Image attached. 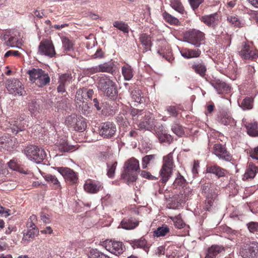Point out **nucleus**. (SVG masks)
<instances>
[{
  "label": "nucleus",
  "mask_w": 258,
  "mask_h": 258,
  "mask_svg": "<svg viewBox=\"0 0 258 258\" xmlns=\"http://www.w3.org/2000/svg\"><path fill=\"white\" fill-rule=\"evenodd\" d=\"M73 77L72 75L69 73L62 74L59 78V83H61L65 85H68L72 82Z\"/></svg>",
  "instance_id": "obj_39"
},
{
  "label": "nucleus",
  "mask_w": 258,
  "mask_h": 258,
  "mask_svg": "<svg viewBox=\"0 0 258 258\" xmlns=\"http://www.w3.org/2000/svg\"><path fill=\"white\" fill-rule=\"evenodd\" d=\"M10 210L0 206V214L2 215H3L5 217H8L10 215Z\"/></svg>",
  "instance_id": "obj_59"
},
{
  "label": "nucleus",
  "mask_w": 258,
  "mask_h": 258,
  "mask_svg": "<svg viewBox=\"0 0 258 258\" xmlns=\"http://www.w3.org/2000/svg\"><path fill=\"white\" fill-rule=\"evenodd\" d=\"M240 55L245 59H254L258 57V51L245 43L239 51Z\"/></svg>",
  "instance_id": "obj_13"
},
{
  "label": "nucleus",
  "mask_w": 258,
  "mask_h": 258,
  "mask_svg": "<svg viewBox=\"0 0 258 258\" xmlns=\"http://www.w3.org/2000/svg\"><path fill=\"white\" fill-rule=\"evenodd\" d=\"M124 168L121 177L125 180L126 183L128 184L136 181L140 171L139 161L134 158H130L125 162Z\"/></svg>",
  "instance_id": "obj_1"
},
{
  "label": "nucleus",
  "mask_w": 258,
  "mask_h": 258,
  "mask_svg": "<svg viewBox=\"0 0 258 258\" xmlns=\"http://www.w3.org/2000/svg\"><path fill=\"white\" fill-rule=\"evenodd\" d=\"M213 201H214L213 199H210L209 198H208L207 200L206 205L205 206V209H206V210L209 211L210 210V208L211 207V206H212L213 204Z\"/></svg>",
  "instance_id": "obj_62"
},
{
  "label": "nucleus",
  "mask_w": 258,
  "mask_h": 258,
  "mask_svg": "<svg viewBox=\"0 0 258 258\" xmlns=\"http://www.w3.org/2000/svg\"><path fill=\"white\" fill-rule=\"evenodd\" d=\"M58 147L61 152H69L75 148L74 146L69 145L67 141L62 139L58 142Z\"/></svg>",
  "instance_id": "obj_34"
},
{
  "label": "nucleus",
  "mask_w": 258,
  "mask_h": 258,
  "mask_svg": "<svg viewBox=\"0 0 258 258\" xmlns=\"http://www.w3.org/2000/svg\"><path fill=\"white\" fill-rule=\"evenodd\" d=\"M170 219L173 222L174 226L178 229H181L185 226V223L181 218L180 215L175 217H170Z\"/></svg>",
  "instance_id": "obj_40"
},
{
  "label": "nucleus",
  "mask_w": 258,
  "mask_h": 258,
  "mask_svg": "<svg viewBox=\"0 0 258 258\" xmlns=\"http://www.w3.org/2000/svg\"><path fill=\"white\" fill-rule=\"evenodd\" d=\"M185 179L179 172L178 173V175L174 181L173 185L176 187L177 186H182L185 183Z\"/></svg>",
  "instance_id": "obj_49"
},
{
  "label": "nucleus",
  "mask_w": 258,
  "mask_h": 258,
  "mask_svg": "<svg viewBox=\"0 0 258 258\" xmlns=\"http://www.w3.org/2000/svg\"><path fill=\"white\" fill-rule=\"evenodd\" d=\"M90 258H110L108 255L98 251L96 249H93L90 250Z\"/></svg>",
  "instance_id": "obj_46"
},
{
  "label": "nucleus",
  "mask_w": 258,
  "mask_h": 258,
  "mask_svg": "<svg viewBox=\"0 0 258 258\" xmlns=\"http://www.w3.org/2000/svg\"><path fill=\"white\" fill-rule=\"evenodd\" d=\"M62 47L66 51H70L74 49V43L73 41L67 37L61 38Z\"/></svg>",
  "instance_id": "obj_36"
},
{
  "label": "nucleus",
  "mask_w": 258,
  "mask_h": 258,
  "mask_svg": "<svg viewBox=\"0 0 258 258\" xmlns=\"http://www.w3.org/2000/svg\"><path fill=\"white\" fill-rule=\"evenodd\" d=\"M239 253L243 258H256L258 256V243L253 242L243 245Z\"/></svg>",
  "instance_id": "obj_10"
},
{
  "label": "nucleus",
  "mask_w": 258,
  "mask_h": 258,
  "mask_svg": "<svg viewBox=\"0 0 258 258\" xmlns=\"http://www.w3.org/2000/svg\"><path fill=\"white\" fill-rule=\"evenodd\" d=\"M101 245L107 251L118 256L123 253L124 247L122 242L112 239H107L101 242Z\"/></svg>",
  "instance_id": "obj_9"
},
{
  "label": "nucleus",
  "mask_w": 258,
  "mask_h": 258,
  "mask_svg": "<svg viewBox=\"0 0 258 258\" xmlns=\"http://www.w3.org/2000/svg\"><path fill=\"white\" fill-rule=\"evenodd\" d=\"M20 55V53L17 50H9L5 54V57H8L10 56L13 55L18 56Z\"/></svg>",
  "instance_id": "obj_58"
},
{
  "label": "nucleus",
  "mask_w": 258,
  "mask_h": 258,
  "mask_svg": "<svg viewBox=\"0 0 258 258\" xmlns=\"http://www.w3.org/2000/svg\"><path fill=\"white\" fill-rule=\"evenodd\" d=\"M41 219L45 223H49L50 221L49 220V216L48 215H45L43 213H41Z\"/></svg>",
  "instance_id": "obj_63"
},
{
  "label": "nucleus",
  "mask_w": 258,
  "mask_h": 258,
  "mask_svg": "<svg viewBox=\"0 0 258 258\" xmlns=\"http://www.w3.org/2000/svg\"><path fill=\"white\" fill-rule=\"evenodd\" d=\"M171 129L173 132L178 136H181L184 133L182 127L178 124H173Z\"/></svg>",
  "instance_id": "obj_53"
},
{
  "label": "nucleus",
  "mask_w": 258,
  "mask_h": 258,
  "mask_svg": "<svg viewBox=\"0 0 258 258\" xmlns=\"http://www.w3.org/2000/svg\"><path fill=\"white\" fill-rule=\"evenodd\" d=\"M29 110L31 112V113H32L33 112H34L36 111L37 109L36 104L34 102H31L29 105Z\"/></svg>",
  "instance_id": "obj_64"
},
{
  "label": "nucleus",
  "mask_w": 258,
  "mask_h": 258,
  "mask_svg": "<svg viewBox=\"0 0 258 258\" xmlns=\"http://www.w3.org/2000/svg\"><path fill=\"white\" fill-rule=\"evenodd\" d=\"M6 87L10 94L22 95L24 89L22 83L18 79H10L7 81Z\"/></svg>",
  "instance_id": "obj_12"
},
{
  "label": "nucleus",
  "mask_w": 258,
  "mask_h": 258,
  "mask_svg": "<svg viewBox=\"0 0 258 258\" xmlns=\"http://www.w3.org/2000/svg\"><path fill=\"white\" fill-rule=\"evenodd\" d=\"M140 40L146 51L150 49L152 43L151 37L149 35L146 34H142L140 37Z\"/></svg>",
  "instance_id": "obj_32"
},
{
  "label": "nucleus",
  "mask_w": 258,
  "mask_h": 258,
  "mask_svg": "<svg viewBox=\"0 0 258 258\" xmlns=\"http://www.w3.org/2000/svg\"><path fill=\"white\" fill-rule=\"evenodd\" d=\"M241 107L243 110H249L252 108V100L251 98L247 97L243 100Z\"/></svg>",
  "instance_id": "obj_45"
},
{
  "label": "nucleus",
  "mask_w": 258,
  "mask_h": 258,
  "mask_svg": "<svg viewBox=\"0 0 258 258\" xmlns=\"http://www.w3.org/2000/svg\"><path fill=\"white\" fill-rule=\"evenodd\" d=\"M189 5L194 11L197 10L200 5H201L204 0H188Z\"/></svg>",
  "instance_id": "obj_54"
},
{
  "label": "nucleus",
  "mask_w": 258,
  "mask_h": 258,
  "mask_svg": "<svg viewBox=\"0 0 258 258\" xmlns=\"http://www.w3.org/2000/svg\"><path fill=\"white\" fill-rule=\"evenodd\" d=\"M181 55L185 58H191L200 56L201 51L199 49L184 48L180 51Z\"/></svg>",
  "instance_id": "obj_23"
},
{
  "label": "nucleus",
  "mask_w": 258,
  "mask_h": 258,
  "mask_svg": "<svg viewBox=\"0 0 258 258\" xmlns=\"http://www.w3.org/2000/svg\"><path fill=\"white\" fill-rule=\"evenodd\" d=\"M97 87L106 96L111 99L117 95V91L115 83L105 75H101L98 77Z\"/></svg>",
  "instance_id": "obj_3"
},
{
  "label": "nucleus",
  "mask_w": 258,
  "mask_h": 258,
  "mask_svg": "<svg viewBox=\"0 0 258 258\" xmlns=\"http://www.w3.org/2000/svg\"><path fill=\"white\" fill-rule=\"evenodd\" d=\"M155 155H146L142 158V166L143 169L146 168L148 165H150L155 163Z\"/></svg>",
  "instance_id": "obj_35"
},
{
  "label": "nucleus",
  "mask_w": 258,
  "mask_h": 258,
  "mask_svg": "<svg viewBox=\"0 0 258 258\" xmlns=\"http://www.w3.org/2000/svg\"><path fill=\"white\" fill-rule=\"evenodd\" d=\"M38 53L49 57H53L55 55V51L52 41L48 39L42 40L39 45Z\"/></svg>",
  "instance_id": "obj_11"
},
{
  "label": "nucleus",
  "mask_w": 258,
  "mask_h": 258,
  "mask_svg": "<svg viewBox=\"0 0 258 258\" xmlns=\"http://www.w3.org/2000/svg\"><path fill=\"white\" fill-rule=\"evenodd\" d=\"M247 226L250 232H254L258 229V223L250 222L247 224Z\"/></svg>",
  "instance_id": "obj_56"
},
{
  "label": "nucleus",
  "mask_w": 258,
  "mask_h": 258,
  "mask_svg": "<svg viewBox=\"0 0 258 258\" xmlns=\"http://www.w3.org/2000/svg\"><path fill=\"white\" fill-rule=\"evenodd\" d=\"M162 15L164 19L170 24L177 25L179 23V21L176 18L171 16L166 12H164Z\"/></svg>",
  "instance_id": "obj_42"
},
{
  "label": "nucleus",
  "mask_w": 258,
  "mask_h": 258,
  "mask_svg": "<svg viewBox=\"0 0 258 258\" xmlns=\"http://www.w3.org/2000/svg\"><path fill=\"white\" fill-rule=\"evenodd\" d=\"M224 248L222 246L214 245L208 248L205 258H215L222 251Z\"/></svg>",
  "instance_id": "obj_24"
},
{
  "label": "nucleus",
  "mask_w": 258,
  "mask_h": 258,
  "mask_svg": "<svg viewBox=\"0 0 258 258\" xmlns=\"http://www.w3.org/2000/svg\"><path fill=\"white\" fill-rule=\"evenodd\" d=\"M250 156L255 159L258 160V146L255 148L250 153Z\"/></svg>",
  "instance_id": "obj_61"
},
{
  "label": "nucleus",
  "mask_w": 258,
  "mask_h": 258,
  "mask_svg": "<svg viewBox=\"0 0 258 258\" xmlns=\"http://www.w3.org/2000/svg\"><path fill=\"white\" fill-rule=\"evenodd\" d=\"M38 232L39 231L37 228H31L24 234V236H27L28 238H33L37 235Z\"/></svg>",
  "instance_id": "obj_55"
},
{
  "label": "nucleus",
  "mask_w": 258,
  "mask_h": 258,
  "mask_svg": "<svg viewBox=\"0 0 258 258\" xmlns=\"http://www.w3.org/2000/svg\"><path fill=\"white\" fill-rule=\"evenodd\" d=\"M3 39L6 41L5 44L7 46L11 47H18V38L16 36L6 34L4 35Z\"/></svg>",
  "instance_id": "obj_26"
},
{
  "label": "nucleus",
  "mask_w": 258,
  "mask_h": 258,
  "mask_svg": "<svg viewBox=\"0 0 258 258\" xmlns=\"http://www.w3.org/2000/svg\"><path fill=\"white\" fill-rule=\"evenodd\" d=\"M211 85L215 89L219 91H228L229 86L224 82L220 80H216L211 82Z\"/></svg>",
  "instance_id": "obj_29"
},
{
  "label": "nucleus",
  "mask_w": 258,
  "mask_h": 258,
  "mask_svg": "<svg viewBox=\"0 0 258 258\" xmlns=\"http://www.w3.org/2000/svg\"><path fill=\"white\" fill-rule=\"evenodd\" d=\"M170 229L167 225H163L162 226L159 227L154 232V235L157 237L161 236H164L169 233Z\"/></svg>",
  "instance_id": "obj_37"
},
{
  "label": "nucleus",
  "mask_w": 258,
  "mask_h": 258,
  "mask_svg": "<svg viewBox=\"0 0 258 258\" xmlns=\"http://www.w3.org/2000/svg\"><path fill=\"white\" fill-rule=\"evenodd\" d=\"M173 155L170 153L163 158V163L160 170L161 180L163 183L166 182L172 173L173 167Z\"/></svg>",
  "instance_id": "obj_7"
},
{
  "label": "nucleus",
  "mask_w": 258,
  "mask_h": 258,
  "mask_svg": "<svg viewBox=\"0 0 258 258\" xmlns=\"http://www.w3.org/2000/svg\"><path fill=\"white\" fill-rule=\"evenodd\" d=\"M18 144L15 137L5 136L0 138V150H11L17 147Z\"/></svg>",
  "instance_id": "obj_15"
},
{
  "label": "nucleus",
  "mask_w": 258,
  "mask_h": 258,
  "mask_svg": "<svg viewBox=\"0 0 258 258\" xmlns=\"http://www.w3.org/2000/svg\"><path fill=\"white\" fill-rule=\"evenodd\" d=\"M117 164V162H114L107 164V175L109 177L112 178L114 176Z\"/></svg>",
  "instance_id": "obj_47"
},
{
  "label": "nucleus",
  "mask_w": 258,
  "mask_h": 258,
  "mask_svg": "<svg viewBox=\"0 0 258 258\" xmlns=\"http://www.w3.org/2000/svg\"><path fill=\"white\" fill-rule=\"evenodd\" d=\"M100 72L112 74L115 71V65L111 62H105L99 65Z\"/></svg>",
  "instance_id": "obj_28"
},
{
  "label": "nucleus",
  "mask_w": 258,
  "mask_h": 258,
  "mask_svg": "<svg viewBox=\"0 0 258 258\" xmlns=\"http://www.w3.org/2000/svg\"><path fill=\"white\" fill-rule=\"evenodd\" d=\"M93 94L94 91L92 89L83 88L79 89L77 91L75 96V102L79 112L85 113L88 111L89 107L85 100L88 98H91Z\"/></svg>",
  "instance_id": "obj_2"
},
{
  "label": "nucleus",
  "mask_w": 258,
  "mask_h": 258,
  "mask_svg": "<svg viewBox=\"0 0 258 258\" xmlns=\"http://www.w3.org/2000/svg\"><path fill=\"white\" fill-rule=\"evenodd\" d=\"M257 171L258 168L256 166L252 164H249L244 175L243 179H247L254 178Z\"/></svg>",
  "instance_id": "obj_27"
},
{
  "label": "nucleus",
  "mask_w": 258,
  "mask_h": 258,
  "mask_svg": "<svg viewBox=\"0 0 258 258\" xmlns=\"http://www.w3.org/2000/svg\"><path fill=\"white\" fill-rule=\"evenodd\" d=\"M213 149L214 154L219 158L227 161L231 160V157L230 154L223 145L216 144L214 145Z\"/></svg>",
  "instance_id": "obj_19"
},
{
  "label": "nucleus",
  "mask_w": 258,
  "mask_h": 258,
  "mask_svg": "<svg viewBox=\"0 0 258 258\" xmlns=\"http://www.w3.org/2000/svg\"><path fill=\"white\" fill-rule=\"evenodd\" d=\"M171 6L173 9L179 13H183L184 8L181 3L178 0H172L171 2Z\"/></svg>",
  "instance_id": "obj_43"
},
{
  "label": "nucleus",
  "mask_w": 258,
  "mask_h": 258,
  "mask_svg": "<svg viewBox=\"0 0 258 258\" xmlns=\"http://www.w3.org/2000/svg\"><path fill=\"white\" fill-rule=\"evenodd\" d=\"M122 74L125 80L129 81L133 77V69L130 66H124L121 69Z\"/></svg>",
  "instance_id": "obj_33"
},
{
  "label": "nucleus",
  "mask_w": 258,
  "mask_h": 258,
  "mask_svg": "<svg viewBox=\"0 0 258 258\" xmlns=\"http://www.w3.org/2000/svg\"><path fill=\"white\" fill-rule=\"evenodd\" d=\"M184 41L199 47L205 39V34L200 30L193 29L184 34Z\"/></svg>",
  "instance_id": "obj_8"
},
{
  "label": "nucleus",
  "mask_w": 258,
  "mask_h": 258,
  "mask_svg": "<svg viewBox=\"0 0 258 258\" xmlns=\"http://www.w3.org/2000/svg\"><path fill=\"white\" fill-rule=\"evenodd\" d=\"M227 20L232 25L238 27H242V24L236 16H230L227 17Z\"/></svg>",
  "instance_id": "obj_48"
},
{
  "label": "nucleus",
  "mask_w": 258,
  "mask_h": 258,
  "mask_svg": "<svg viewBox=\"0 0 258 258\" xmlns=\"http://www.w3.org/2000/svg\"><path fill=\"white\" fill-rule=\"evenodd\" d=\"M201 20L209 27L215 30L219 25V16L217 13L205 15L201 18Z\"/></svg>",
  "instance_id": "obj_18"
},
{
  "label": "nucleus",
  "mask_w": 258,
  "mask_h": 258,
  "mask_svg": "<svg viewBox=\"0 0 258 258\" xmlns=\"http://www.w3.org/2000/svg\"><path fill=\"white\" fill-rule=\"evenodd\" d=\"M66 124L75 131L83 132L87 128L86 119L79 114H71L68 115L65 120Z\"/></svg>",
  "instance_id": "obj_5"
},
{
  "label": "nucleus",
  "mask_w": 258,
  "mask_h": 258,
  "mask_svg": "<svg viewBox=\"0 0 258 258\" xmlns=\"http://www.w3.org/2000/svg\"><path fill=\"white\" fill-rule=\"evenodd\" d=\"M190 68L197 75L202 78H205L207 72L206 63L202 59L196 60L190 64Z\"/></svg>",
  "instance_id": "obj_14"
},
{
  "label": "nucleus",
  "mask_w": 258,
  "mask_h": 258,
  "mask_svg": "<svg viewBox=\"0 0 258 258\" xmlns=\"http://www.w3.org/2000/svg\"><path fill=\"white\" fill-rule=\"evenodd\" d=\"M156 125V121L150 115H146L144 120L139 124V127L141 130H147L151 131L155 129Z\"/></svg>",
  "instance_id": "obj_20"
},
{
  "label": "nucleus",
  "mask_w": 258,
  "mask_h": 258,
  "mask_svg": "<svg viewBox=\"0 0 258 258\" xmlns=\"http://www.w3.org/2000/svg\"><path fill=\"white\" fill-rule=\"evenodd\" d=\"M37 221L36 216L32 215L29 218L27 222V227L29 228H36L35 225Z\"/></svg>",
  "instance_id": "obj_52"
},
{
  "label": "nucleus",
  "mask_w": 258,
  "mask_h": 258,
  "mask_svg": "<svg viewBox=\"0 0 258 258\" xmlns=\"http://www.w3.org/2000/svg\"><path fill=\"white\" fill-rule=\"evenodd\" d=\"M258 125L255 121L248 123L246 125L247 134L252 137L258 136Z\"/></svg>",
  "instance_id": "obj_30"
},
{
  "label": "nucleus",
  "mask_w": 258,
  "mask_h": 258,
  "mask_svg": "<svg viewBox=\"0 0 258 258\" xmlns=\"http://www.w3.org/2000/svg\"><path fill=\"white\" fill-rule=\"evenodd\" d=\"M206 171L207 173L215 174L218 178L225 176L226 173V170L217 165L207 166Z\"/></svg>",
  "instance_id": "obj_22"
},
{
  "label": "nucleus",
  "mask_w": 258,
  "mask_h": 258,
  "mask_svg": "<svg viewBox=\"0 0 258 258\" xmlns=\"http://www.w3.org/2000/svg\"><path fill=\"white\" fill-rule=\"evenodd\" d=\"M58 172L62 175L68 181L75 183L78 180L77 174L71 169L68 167H57Z\"/></svg>",
  "instance_id": "obj_17"
},
{
  "label": "nucleus",
  "mask_w": 258,
  "mask_h": 258,
  "mask_svg": "<svg viewBox=\"0 0 258 258\" xmlns=\"http://www.w3.org/2000/svg\"><path fill=\"white\" fill-rule=\"evenodd\" d=\"M167 111L169 113H178L179 111L183 110L179 106H170L167 108Z\"/></svg>",
  "instance_id": "obj_57"
},
{
  "label": "nucleus",
  "mask_w": 258,
  "mask_h": 258,
  "mask_svg": "<svg viewBox=\"0 0 258 258\" xmlns=\"http://www.w3.org/2000/svg\"><path fill=\"white\" fill-rule=\"evenodd\" d=\"M191 194V190L188 187H186L183 190V192L181 194V197L180 200L181 202H185L188 200L190 195Z\"/></svg>",
  "instance_id": "obj_50"
},
{
  "label": "nucleus",
  "mask_w": 258,
  "mask_h": 258,
  "mask_svg": "<svg viewBox=\"0 0 258 258\" xmlns=\"http://www.w3.org/2000/svg\"><path fill=\"white\" fill-rule=\"evenodd\" d=\"M9 167L13 170L17 171L20 173L27 174V172L24 171L23 169L14 160H11L8 163Z\"/></svg>",
  "instance_id": "obj_44"
},
{
  "label": "nucleus",
  "mask_w": 258,
  "mask_h": 258,
  "mask_svg": "<svg viewBox=\"0 0 258 258\" xmlns=\"http://www.w3.org/2000/svg\"><path fill=\"white\" fill-rule=\"evenodd\" d=\"M131 97L133 101L138 103H141L143 102V96L141 90L136 88L131 92Z\"/></svg>",
  "instance_id": "obj_31"
},
{
  "label": "nucleus",
  "mask_w": 258,
  "mask_h": 258,
  "mask_svg": "<svg viewBox=\"0 0 258 258\" xmlns=\"http://www.w3.org/2000/svg\"><path fill=\"white\" fill-rule=\"evenodd\" d=\"M113 26L124 33H127L129 31L128 25L121 21H115L113 23Z\"/></svg>",
  "instance_id": "obj_41"
},
{
  "label": "nucleus",
  "mask_w": 258,
  "mask_h": 258,
  "mask_svg": "<svg viewBox=\"0 0 258 258\" xmlns=\"http://www.w3.org/2000/svg\"><path fill=\"white\" fill-rule=\"evenodd\" d=\"M102 188V184L97 181H86L84 185V190L90 194H96Z\"/></svg>",
  "instance_id": "obj_21"
},
{
  "label": "nucleus",
  "mask_w": 258,
  "mask_h": 258,
  "mask_svg": "<svg viewBox=\"0 0 258 258\" xmlns=\"http://www.w3.org/2000/svg\"><path fill=\"white\" fill-rule=\"evenodd\" d=\"M30 81L39 87H42L50 82V78L47 73L40 69H33L28 71Z\"/></svg>",
  "instance_id": "obj_4"
},
{
  "label": "nucleus",
  "mask_w": 258,
  "mask_h": 258,
  "mask_svg": "<svg viewBox=\"0 0 258 258\" xmlns=\"http://www.w3.org/2000/svg\"><path fill=\"white\" fill-rule=\"evenodd\" d=\"M141 176L143 177L149 179H153L155 178V177L152 175L150 172H147L146 171H142L141 172Z\"/></svg>",
  "instance_id": "obj_60"
},
{
  "label": "nucleus",
  "mask_w": 258,
  "mask_h": 258,
  "mask_svg": "<svg viewBox=\"0 0 258 258\" xmlns=\"http://www.w3.org/2000/svg\"><path fill=\"white\" fill-rule=\"evenodd\" d=\"M116 131V126L113 123L106 122L102 124L99 133L102 136L110 138L115 134Z\"/></svg>",
  "instance_id": "obj_16"
},
{
  "label": "nucleus",
  "mask_w": 258,
  "mask_h": 258,
  "mask_svg": "<svg viewBox=\"0 0 258 258\" xmlns=\"http://www.w3.org/2000/svg\"><path fill=\"white\" fill-rule=\"evenodd\" d=\"M43 177L48 183L52 184L54 189H59L61 188L60 183L55 175L47 174Z\"/></svg>",
  "instance_id": "obj_25"
},
{
  "label": "nucleus",
  "mask_w": 258,
  "mask_h": 258,
  "mask_svg": "<svg viewBox=\"0 0 258 258\" xmlns=\"http://www.w3.org/2000/svg\"><path fill=\"white\" fill-rule=\"evenodd\" d=\"M133 244L134 248H144L147 245V241L145 238H141L134 241Z\"/></svg>",
  "instance_id": "obj_51"
},
{
  "label": "nucleus",
  "mask_w": 258,
  "mask_h": 258,
  "mask_svg": "<svg viewBox=\"0 0 258 258\" xmlns=\"http://www.w3.org/2000/svg\"><path fill=\"white\" fill-rule=\"evenodd\" d=\"M139 224L138 222H133L130 220H122L121 222V227L124 229L131 230L134 229Z\"/></svg>",
  "instance_id": "obj_38"
},
{
  "label": "nucleus",
  "mask_w": 258,
  "mask_h": 258,
  "mask_svg": "<svg viewBox=\"0 0 258 258\" xmlns=\"http://www.w3.org/2000/svg\"><path fill=\"white\" fill-rule=\"evenodd\" d=\"M24 153L27 158L37 163H40L45 158L46 153L44 149L34 145H29L24 150Z\"/></svg>",
  "instance_id": "obj_6"
}]
</instances>
